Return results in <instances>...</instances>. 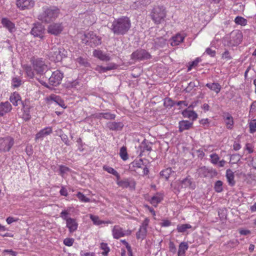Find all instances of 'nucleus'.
Masks as SVG:
<instances>
[{
    "mask_svg": "<svg viewBox=\"0 0 256 256\" xmlns=\"http://www.w3.org/2000/svg\"><path fill=\"white\" fill-rule=\"evenodd\" d=\"M59 14L60 10L58 8H48L38 16V19L43 22L50 23L54 20Z\"/></svg>",
    "mask_w": 256,
    "mask_h": 256,
    "instance_id": "3",
    "label": "nucleus"
},
{
    "mask_svg": "<svg viewBox=\"0 0 256 256\" xmlns=\"http://www.w3.org/2000/svg\"><path fill=\"white\" fill-rule=\"evenodd\" d=\"M172 172V168H168L162 170L160 172V175L162 177L164 178L166 180H168Z\"/></svg>",
    "mask_w": 256,
    "mask_h": 256,
    "instance_id": "32",
    "label": "nucleus"
},
{
    "mask_svg": "<svg viewBox=\"0 0 256 256\" xmlns=\"http://www.w3.org/2000/svg\"><path fill=\"white\" fill-rule=\"evenodd\" d=\"M211 162L214 164H216L220 159L219 156L216 154H212L210 156Z\"/></svg>",
    "mask_w": 256,
    "mask_h": 256,
    "instance_id": "50",
    "label": "nucleus"
},
{
    "mask_svg": "<svg viewBox=\"0 0 256 256\" xmlns=\"http://www.w3.org/2000/svg\"><path fill=\"white\" fill-rule=\"evenodd\" d=\"M131 26L130 18L127 16H122L115 19L110 28L112 32L117 36L126 34Z\"/></svg>",
    "mask_w": 256,
    "mask_h": 256,
    "instance_id": "1",
    "label": "nucleus"
},
{
    "mask_svg": "<svg viewBox=\"0 0 256 256\" xmlns=\"http://www.w3.org/2000/svg\"><path fill=\"white\" fill-rule=\"evenodd\" d=\"M141 152L145 151L150 152L152 150L151 144L146 140H144L140 146Z\"/></svg>",
    "mask_w": 256,
    "mask_h": 256,
    "instance_id": "26",
    "label": "nucleus"
},
{
    "mask_svg": "<svg viewBox=\"0 0 256 256\" xmlns=\"http://www.w3.org/2000/svg\"><path fill=\"white\" fill-rule=\"evenodd\" d=\"M182 188H187L190 186L192 184V180L188 178H186L181 182Z\"/></svg>",
    "mask_w": 256,
    "mask_h": 256,
    "instance_id": "46",
    "label": "nucleus"
},
{
    "mask_svg": "<svg viewBox=\"0 0 256 256\" xmlns=\"http://www.w3.org/2000/svg\"><path fill=\"white\" fill-rule=\"evenodd\" d=\"M206 86L210 90L214 91L216 94H218L221 89L220 85L218 83L213 82L212 84H206Z\"/></svg>",
    "mask_w": 256,
    "mask_h": 256,
    "instance_id": "29",
    "label": "nucleus"
},
{
    "mask_svg": "<svg viewBox=\"0 0 256 256\" xmlns=\"http://www.w3.org/2000/svg\"><path fill=\"white\" fill-rule=\"evenodd\" d=\"M166 12L165 7L162 6H156L152 10L150 16L154 24L158 25L165 21Z\"/></svg>",
    "mask_w": 256,
    "mask_h": 256,
    "instance_id": "2",
    "label": "nucleus"
},
{
    "mask_svg": "<svg viewBox=\"0 0 256 256\" xmlns=\"http://www.w3.org/2000/svg\"><path fill=\"white\" fill-rule=\"evenodd\" d=\"M60 54L61 51L60 48L54 46L51 48L48 56L52 60L58 62L61 60L62 59V56Z\"/></svg>",
    "mask_w": 256,
    "mask_h": 256,
    "instance_id": "12",
    "label": "nucleus"
},
{
    "mask_svg": "<svg viewBox=\"0 0 256 256\" xmlns=\"http://www.w3.org/2000/svg\"><path fill=\"white\" fill-rule=\"evenodd\" d=\"M200 62V58H196L194 61L192 62L188 67V70L190 71L193 67L196 66Z\"/></svg>",
    "mask_w": 256,
    "mask_h": 256,
    "instance_id": "53",
    "label": "nucleus"
},
{
    "mask_svg": "<svg viewBox=\"0 0 256 256\" xmlns=\"http://www.w3.org/2000/svg\"><path fill=\"white\" fill-rule=\"evenodd\" d=\"M103 169L104 170L116 176V177L117 180H120V176L119 174L112 168L105 165L103 166Z\"/></svg>",
    "mask_w": 256,
    "mask_h": 256,
    "instance_id": "31",
    "label": "nucleus"
},
{
    "mask_svg": "<svg viewBox=\"0 0 256 256\" xmlns=\"http://www.w3.org/2000/svg\"><path fill=\"white\" fill-rule=\"evenodd\" d=\"M162 200V198L160 196H154L151 198L150 203L156 206Z\"/></svg>",
    "mask_w": 256,
    "mask_h": 256,
    "instance_id": "40",
    "label": "nucleus"
},
{
    "mask_svg": "<svg viewBox=\"0 0 256 256\" xmlns=\"http://www.w3.org/2000/svg\"><path fill=\"white\" fill-rule=\"evenodd\" d=\"M222 58L226 60H230L232 59V56H230V52L228 50H226L222 54Z\"/></svg>",
    "mask_w": 256,
    "mask_h": 256,
    "instance_id": "55",
    "label": "nucleus"
},
{
    "mask_svg": "<svg viewBox=\"0 0 256 256\" xmlns=\"http://www.w3.org/2000/svg\"><path fill=\"white\" fill-rule=\"evenodd\" d=\"M68 212L66 210H63L60 213V217L66 221L68 218H67Z\"/></svg>",
    "mask_w": 256,
    "mask_h": 256,
    "instance_id": "60",
    "label": "nucleus"
},
{
    "mask_svg": "<svg viewBox=\"0 0 256 256\" xmlns=\"http://www.w3.org/2000/svg\"><path fill=\"white\" fill-rule=\"evenodd\" d=\"M10 100L14 106H18V104H21L23 106V108H24V104L22 102L21 97L18 93L14 92L10 96Z\"/></svg>",
    "mask_w": 256,
    "mask_h": 256,
    "instance_id": "16",
    "label": "nucleus"
},
{
    "mask_svg": "<svg viewBox=\"0 0 256 256\" xmlns=\"http://www.w3.org/2000/svg\"><path fill=\"white\" fill-rule=\"evenodd\" d=\"M100 248L104 250L102 252V254L104 256H106L110 252V248L108 246V244L106 243L102 242L100 244Z\"/></svg>",
    "mask_w": 256,
    "mask_h": 256,
    "instance_id": "45",
    "label": "nucleus"
},
{
    "mask_svg": "<svg viewBox=\"0 0 256 256\" xmlns=\"http://www.w3.org/2000/svg\"><path fill=\"white\" fill-rule=\"evenodd\" d=\"M250 132L254 133L256 132V119L252 120L249 124Z\"/></svg>",
    "mask_w": 256,
    "mask_h": 256,
    "instance_id": "47",
    "label": "nucleus"
},
{
    "mask_svg": "<svg viewBox=\"0 0 256 256\" xmlns=\"http://www.w3.org/2000/svg\"><path fill=\"white\" fill-rule=\"evenodd\" d=\"M150 4L148 0H136L130 6L131 8L136 10L146 6Z\"/></svg>",
    "mask_w": 256,
    "mask_h": 256,
    "instance_id": "19",
    "label": "nucleus"
},
{
    "mask_svg": "<svg viewBox=\"0 0 256 256\" xmlns=\"http://www.w3.org/2000/svg\"><path fill=\"white\" fill-rule=\"evenodd\" d=\"M149 222V219H148V218H145L140 227L146 228L147 229V227L148 225Z\"/></svg>",
    "mask_w": 256,
    "mask_h": 256,
    "instance_id": "62",
    "label": "nucleus"
},
{
    "mask_svg": "<svg viewBox=\"0 0 256 256\" xmlns=\"http://www.w3.org/2000/svg\"><path fill=\"white\" fill-rule=\"evenodd\" d=\"M100 115H102V118L106 120H114L116 117V115L114 114H112L110 112H102Z\"/></svg>",
    "mask_w": 256,
    "mask_h": 256,
    "instance_id": "48",
    "label": "nucleus"
},
{
    "mask_svg": "<svg viewBox=\"0 0 256 256\" xmlns=\"http://www.w3.org/2000/svg\"><path fill=\"white\" fill-rule=\"evenodd\" d=\"M188 247V244L186 242H181L179 245L178 256H184Z\"/></svg>",
    "mask_w": 256,
    "mask_h": 256,
    "instance_id": "28",
    "label": "nucleus"
},
{
    "mask_svg": "<svg viewBox=\"0 0 256 256\" xmlns=\"http://www.w3.org/2000/svg\"><path fill=\"white\" fill-rule=\"evenodd\" d=\"M14 139L10 137L0 138V152H8L14 145Z\"/></svg>",
    "mask_w": 256,
    "mask_h": 256,
    "instance_id": "7",
    "label": "nucleus"
},
{
    "mask_svg": "<svg viewBox=\"0 0 256 256\" xmlns=\"http://www.w3.org/2000/svg\"><path fill=\"white\" fill-rule=\"evenodd\" d=\"M192 125V122L188 120H182L179 122V131L182 132L184 130L190 129Z\"/></svg>",
    "mask_w": 256,
    "mask_h": 256,
    "instance_id": "23",
    "label": "nucleus"
},
{
    "mask_svg": "<svg viewBox=\"0 0 256 256\" xmlns=\"http://www.w3.org/2000/svg\"><path fill=\"white\" fill-rule=\"evenodd\" d=\"M206 54L212 57H214L216 56V52L214 50H212L210 48H208L206 49L205 52Z\"/></svg>",
    "mask_w": 256,
    "mask_h": 256,
    "instance_id": "54",
    "label": "nucleus"
},
{
    "mask_svg": "<svg viewBox=\"0 0 256 256\" xmlns=\"http://www.w3.org/2000/svg\"><path fill=\"white\" fill-rule=\"evenodd\" d=\"M62 30V24L53 23L48 26L47 30L48 33L56 36L60 34Z\"/></svg>",
    "mask_w": 256,
    "mask_h": 256,
    "instance_id": "14",
    "label": "nucleus"
},
{
    "mask_svg": "<svg viewBox=\"0 0 256 256\" xmlns=\"http://www.w3.org/2000/svg\"><path fill=\"white\" fill-rule=\"evenodd\" d=\"M143 165V161L142 159L134 160L131 163L132 166L134 168L133 170L135 171L136 169L142 168Z\"/></svg>",
    "mask_w": 256,
    "mask_h": 256,
    "instance_id": "34",
    "label": "nucleus"
},
{
    "mask_svg": "<svg viewBox=\"0 0 256 256\" xmlns=\"http://www.w3.org/2000/svg\"><path fill=\"white\" fill-rule=\"evenodd\" d=\"M234 22L238 24L244 26H246L247 24V20L246 19L239 16H238L235 18Z\"/></svg>",
    "mask_w": 256,
    "mask_h": 256,
    "instance_id": "42",
    "label": "nucleus"
},
{
    "mask_svg": "<svg viewBox=\"0 0 256 256\" xmlns=\"http://www.w3.org/2000/svg\"><path fill=\"white\" fill-rule=\"evenodd\" d=\"M44 31V28L42 24H34V27L31 30L30 34L34 37H39L40 38L42 39Z\"/></svg>",
    "mask_w": 256,
    "mask_h": 256,
    "instance_id": "13",
    "label": "nucleus"
},
{
    "mask_svg": "<svg viewBox=\"0 0 256 256\" xmlns=\"http://www.w3.org/2000/svg\"><path fill=\"white\" fill-rule=\"evenodd\" d=\"M225 122L228 128H232V126L234 124L233 118L229 114H228L226 118H225Z\"/></svg>",
    "mask_w": 256,
    "mask_h": 256,
    "instance_id": "38",
    "label": "nucleus"
},
{
    "mask_svg": "<svg viewBox=\"0 0 256 256\" xmlns=\"http://www.w3.org/2000/svg\"><path fill=\"white\" fill-rule=\"evenodd\" d=\"M108 127L112 130H120L122 128L124 125L121 122H109L107 124Z\"/></svg>",
    "mask_w": 256,
    "mask_h": 256,
    "instance_id": "22",
    "label": "nucleus"
},
{
    "mask_svg": "<svg viewBox=\"0 0 256 256\" xmlns=\"http://www.w3.org/2000/svg\"><path fill=\"white\" fill-rule=\"evenodd\" d=\"M182 114L184 118H188L192 120H195L198 117V114L196 112L193 110H188V109L184 110Z\"/></svg>",
    "mask_w": 256,
    "mask_h": 256,
    "instance_id": "24",
    "label": "nucleus"
},
{
    "mask_svg": "<svg viewBox=\"0 0 256 256\" xmlns=\"http://www.w3.org/2000/svg\"><path fill=\"white\" fill-rule=\"evenodd\" d=\"M64 77L63 74L59 70L54 72L48 79L49 84L53 86H57L60 84Z\"/></svg>",
    "mask_w": 256,
    "mask_h": 256,
    "instance_id": "8",
    "label": "nucleus"
},
{
    "mask_svg": "<svg viewBox=\"0 0 256 256\" xmlns=\"http://www.w3.org/2000/svg\"><path fill=\"white\" fill-rule=\"evenodd\" d=\"M192 228V226L190 224H186L180 225H178L177 226V230L179 232H184L187 229Z\"/></svg>",
    "mask_w": 256,
    "mask_h": 256,
    "instance_id": "37",
    "label": "nucleus"
},
{
    "mask_svg": "<svg viewBox=\"0 0 256 256\" xmlns=\"http://www.w3.org/2000/svg\"><path fill=\"white\" fill-rule=\"evenodd\" d=\"M147 229L146 228L140 227L138 231L136 234L138 239L144 240L146 236Z\"/></svg>",
    "mask_w": 256,
    "mask_h": 256,
    "instance_id": "30",
    "label": "nucleus"
},
{
    "mask_svg": "<svg viewBox=\"0 0 256 256\" xmlns=\"http://www.w3.org/2000/svg\"><path fill=\"white\" fill-rule=\"evenodd\" d=\"M26 73L29 78H32L34 77V72L30 67L26 68Z\"/></svg>",
    "mask_w": 256,
    "mask_h": 256,
    "instance_id": "57",
    "label": "nucleus"
},
{
    "mask_svg": "<svg viewBox=\"0 0 256 256\" xmlns=\"http://www.w3.org/2000/svg\"><path fill=\"white\" fill-rule=\"evenodd\" d=\"M242 33L238 31L232 32L229 36L224 38V44L228 46H233L239 44L242 40Z\"/></svg>",
    "mask_w": 256,
    "mask_h": 256,
    "instance_id": "5",
    "label": "nucleus"
},
{
    "mask_svg": "<svg viewBox=\"0 0 256 256\" xmlns=\"http://www.w3.org/2000/svg\"><path fill=\"white\" fill-rule=\"evenodd\" d=\"M33 67L37 74H42L44 71L47 69V65L42 58H38L34 60Z\"/></svg>",
    "mask_w": 256,
    "mask_h": 256,
    "instance_id": "10",
    "label": "nucleus"
},
{
    "mask_svg": "<svg viewBox=\"0 0 256 256\" xmlns=\"http://www.w3.org/2000/svg\"><path fill=\"white\" fill-rule=\"evenodd\" d=\"M18 220V218H14L13 217L9 216L8 217L6 221L8 224H10L13 222H17Z\"/></svg>",
    "mask_w": 256,
    "mask_h": 256,
    "instance_id": "63",
    "label": "nucleus"
},
{
    "mask_svg": "<svg viewBox=\"0 0 256 256\" xmlns=\"http://www.w3.org/2000/svg\"><path fill=\"white\" fill-rule=\"evenodd\" d=\"M94 56L104 61H109L110 60V57L104 54L100 50H95L93 52Z\"/></svg>",
    "mask_w": 256,
    "mask_h": 256,
    "instance_id": "21",
    "label": "nucleus"
},
{
    "mask_svg": "<svg viewBox=\"0 0 256 256\" xmlns=\"http://www.w3.org/2000/svg\"><path fill=\"white\" fill-rule=\"evenodd\" d=\"M112 233L114 238L118 239L119 238L125 236L130 235L131 234V230H125L119 226H114L112 230Z\"/></svg>",
    "mask_w": 256,
    "mask_h": 256,
    "instance_id": "9",
    "label": "nucleus"
},
{
    "mask_svg": "<svg viewBox=\"0 0 256 256\" xmlns=\"http://www.w3.org/2000/svg\"><path fill=\"white\" fill-rule=\"evenodd\" d=\"M74 240L72 238H66L64 240V244L66 246H70L73 244Z\"/></svg>",
    "mask_w": 256,
    "mask_h": 256,
    "instance_id": "51",
    "label": "nucleus"
},
{
    "mask_svg": "<svg viewBox=\"0 0 256 256\" xmlns=\"http://www.w3.org/2000/svg\"><path fill=\"white\" fill-rule=\"evenodd\" d=\"M198 175L201 177L214 176L217 175V172L215 170L208 168L206 166H202L198 170Z\"/></svg>",
    "mask_w": 256,
    "mask_h": 256,
    "instance_id": "11",
    "label": "nucleus"
},
{
    "mask_svg": "<svg viewBox=\"0 0 256 256\" xmlns=\"http://www.w3.org/2000/svg\"><path fill=\"white\" fill-rule=\"evenodd\" d=\"M120 158L124 160L128 159V155L126 152V148L125 146H122L120 149Z\"/></svg>",
    "mask_w": 256,
    "mask_h": 256,
    "instance_id": "41",
    "label": "nucleus"
},
{
    "mask_svg": "<svg viewBox=\"0 0 256 256\" xmlns=\"http://www.w3.org/2000/svg\"><path fill=\"white\" fill-rule=\"evenodd\" d=\"M2 24L10 32H12L16 30L15 24L7 18H2Z\"/></svg>",
    "mask_w": 256,
    "mask_h": 256,
    "instance_id": "18",
    "label": "nucleus"
},
{
    "mask_svg": "<svg viewBox=\"0 0 256 256\" xmlns=\"http://www.w3.org/2000/svg\"><path fill=\"white\" fill-rule=\"evenodd\" d=\"M184 37L180 34H177L172 37L173 42H172V45H178L183 41Z\"/></svg>",
    "mask_w": 256,
    "mask_h": 256,
    "instance_id": "33",
    "label": "nucleus"
},
{
    "mask_svg": "<svg viewBox=\"0 0 256 256\" xmlns=\"http://www.w3.org/2000/svg\"><path fill=\"white\" fill-rule=\"evenodd\" d=\"M60 192L62 196H67L68 194L66 189L65 188H64V186H62V188H61V189L60 190Z\"/></svg>",
    "mask_w": 256,
    "mask_h": 256,
    "instance_id": "64",
    "label": "nucleus"
},
{
    "mask_svg": "<svg viewBox=\"0 0 256 256\" xmlns=\"http://www.w3.org/2000/svg\"><path fill=\"white\" fill-rule=\"evenodd\" d=\"M70 170L69 168L66 167L64 166H60V170L61 174H63L64 173L66 172L67 171Z\"/></svg>",
    "mask_w": 256,
    "mask_h": 256,
    "instance_id": "59",
    "label": "nucleus"
},
{
    "mask_svg": "<svg viewBox=\"0 0 256 256\" xmlns=\"http://www.w3.org/2000/svg\"><path fill=\"white\" fill-rule=\"evenodd\" d=\"M12 110V106L10 102H6L0 104V116H4Z\"/></svg>",
    "mask_w": 256,
    "mask_h": 256,
    "instance_id": "20",
    "label": "nucleus"
},
{
    "mask_svg": "<svg viewBox=\"0 0 256 256\" xmlns=\"http://www.w3.org/2000/svg\"><path fill=\"white\" fill-rule=\"evenodd\" d=\"M90 218L93 222L94 224L100 225L104 223V221L100 220L98 216L90 214Z\"/></svg>",
    "mask_w": 256,
    "mask_h": 256,
    "instance_id": "43",
    "label": "nucleus"
},
{
    "mask_svg": "<svg viewBox=\"0 0 256 256\" xmlns=\"http://www.w3.org/2000/svg\"><path fill=\"white\" fill-rule=\"evenodd\" d=\"M118 180L116 184L122 188H127L128 186H130V182L128 181V179H124L121 180Z\"/></svg>",
    "mask_w": 256,
    "mask_h": 256,
    "instance_id": "36",
    "label": "nucleus"
},
{
    "mask_svg": "<svg viewBox=\"0 0 256 256\" xmlns=\"http://www.w3.org/2000/svg\"><path fill=\"white\" fill-rule=\"evenodd\" d=\"M21 80L17 78H14L12 80V86L14 87H18L21 85Z\"/></svg>",
    "mask_w": 256,
    "mask_h": 256,
    "instance_id": "56",
    "label": "nucleus"
},
{
    "mask_svg": "<svg viewBox=\"0 0 256 256\" xmlns=\"http://www.w3.org/2000/svg\"><path fill=\"white\" fill-rule=\"evenodd\" d=\"M176 103L170 98H166L164 100V106L166 108H172Z\"/></svg>",
    "mask_w": 256,
    "mask_h": 256,
    "instance_id": "44",
    "label": "nucleus"
},
{
    "mask_svg": "<svg viewBox=\"0 0 256 256\" xmlns=\"http://www.w3.org/2000/svg\"><path fill=\"white\" fill-rule=\"evenodd\" d=\"M223 182L221 180H217L214 186V190L217 192H220L223 190Z\"/></svg>",
    "mask_w": 256,
    "mask_h": 256,
    "instance_id": "39",
    "label": "nucleus"
},
{
    "mask_svg": "<svg viewBox=\"0 0 256 256\" xmlns=\"http://www.w3.org/2000/svg\"><path fill=\"white\" fill-rule=\"evenodd\" d=\"M114 68H115L114 66H106V67L100 66L98 68H99L98 70L100 72H106L108 70H113Z\"/></svg>",
    "mask_w": 256,
    "mask_h": 256,
    "instance_id": "52",
    "label": "nucleus"
},
{
    "mask_svg": "<svg viewBox=\"0 0 256 256\" xmlns=\"http://www.w3.org/2000/svg\"><path fill=\"white\" fill-rule=\"evenodd\" d=\"M24 112L22 114V118L26 120H28L30 118V114L29 111L26 112L25 110H24Z\"/></svg>",
    "mask_w": 256,
    "mask_h": 256,
    "instance_id": "58",
    "label": "nucleus"
},
{
    "mask_svg": "<svg viewBox=\"0 0 256 256\" xmlns=\"http://www.w3.org/2000/svg\"><path fill=\"white\" fill-rule=\"evenodd\" d=\"M150 58V54L144 49L137 50L131 54V58L133 60H143Z\"/></svg>",
    "mask_w": 256,
    "mask_h": 256,
    "instance_id": "6",
    "label": "nucleus"
},
{
    "mask_svg": "<svg viewBox=\"0 0 256 256\" xmlns=\"http://www.w3.org/2000/svg\"><path fill=\"white\" fill-rule=\"evenodd\" d=\"M101 40V38L93 32H86L82 37V42L92 48L100 44Z\"/></svg>",
    "mask_w": 256,
    "mask_h": 256,
    "instance_id": "4",
    "label": "nucleus"
},
{
    "mask_svg": "<svg viewBox=\"0 0 256 256\" xmlns=\"http://www.w3.org/2000/svg\"><path fill=\"white\" fill-rule=\"evenodd\" d=\"M226 177L229 185L233 186L235 184L234 180V174L230 169H228L226 172Z\"/></svg>",
    "mask_w": 256,
    "mask_h": 256,
    "instance_id": "25",
    "label": "nucleus"
},
{
    "mask_svg": "<svg viewBox=\"0 0 256 256\" xmlns=\"http://www.w3.org/2000/svg\"><path fill=\"white\" fill-rule=\"evenodd\" d=\"M77 197L78 199L82 202H90V199L89 198H86L84 194H83L80 192H78L77 194Z\"/></svg>",
    "mask_w": 256,
    "mask_h": 256,
    "instance_id": "49",
    "label": "nucleus"
},
{
    "mask_svg": "<svg viewBox=\"0 0 256 256\" xmlns=\"http://www.w3.org/2000/svg\"><path fill=\"white\" fill-rule=\"evenodd\" d=\"M52 132V130L50 128H46L41 130L38 132L36 136V139L42 138L46 136H47Z\"/></svg>",
    "mask_w": 256,
    "mask_h": 256,
    "instance_id": "27",
    "label": "nucleus"
},
{
    "mask_svg": "<svg viewBox=\"0 0 256 256\" xmlns=\"http://www.w3.org/2000/svg\"><path fill=\"white\" fill-rule=\"evenodd\" d=\"M51 99L62 108H66L64 100L59 96H51Z\"/></svg>",
    "mask_w": 256,
    "mask_h": 256,
    "instance_id": "35",
    "label": "nucleus"
},
{
    "mask_svg": "<svg viewBox=\"0 0 256 256\" xmlns=\"http://www.w3.org/2000/svg\"><path fill=\"white\" fill-rule=\"evenodd\" d=\"M16 6L21 10L29 9L34 6V2L32 0H16Z\"/></svg>",
    "mask_w": 256,
    "mask_h": 256,
    "instance_id": "15",
    "label": "nucleus"
},
{
    "mask_svg": "<svg viewBox=\"0 0 256 256\" xmlns=\"http://www.w3.org/2000/svg\"><path fill=\"white\" fill-rule=\"evenodd\" d=\"M66 227L68 228L69 232L72 233L75 232L78 226V224L76 220L71 218H68L66 221Z\"/></svg>",
    "mask_w": 256,
    "mask_h": 256,
    "instance_id": "17",
    "label": "nucleus"
},
{
    "mask_svg": "<svg viewBox=\"0 0 256 256\" xmlns=\"http://www.w3.org/2000/svg\"><path fill=\"white\" fill-rule=\"evenodd\" d=\"M169 248H170V250L173 252V253H175L176 252V248L173 242H170V246H169Z\"/></svg>",
    "mask_w": 256,
    "mask_h": 256,
    "instance_id": "61",
    "label": "nucleus"
}]
</instances>
